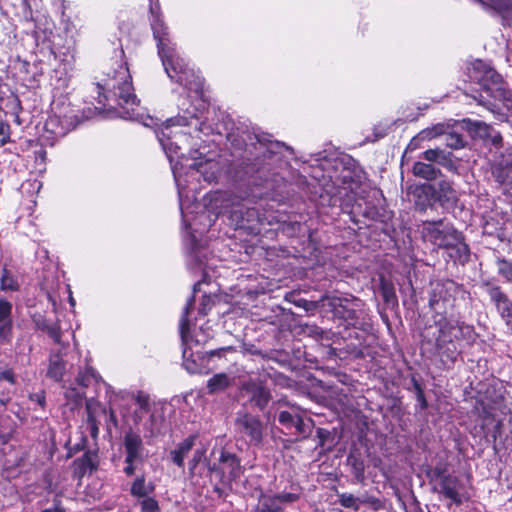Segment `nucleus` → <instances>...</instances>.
<instances>
[{
    "mask_svg": "<svg viewBox=\"0 0 512 512\" xmlns=\"http://www.w3.org/2000/svg\"><path fill=\"white\" fill-rule=\"evenodd\" d=\"M0 282V289L2 291H18L20 288L16 278L6 267L2 270Z\"/></svg>",
    "mask_w": 512,
    "mask_h": 512,
    "instance_id": "nucleus-32",
    "label": "nucleus"
},
{
    "mask_svg": "<svg viewBox=\"0 0 512 512\" xmlns=\"http://www.w3.org/2000/svg\"><path fill=\"white\" fill-rule=\"evenodd\" d=\"M455 239V241L451 242V246H447L446 249L449 250V256L451 258L464 264L469 260L470 257L469 246L465 243L464 236L461 232L457 234Z\"/></svg>",
    "mask_w": 512,
    "mask_h": 512,
    "instance_id": "nucleus-20",
    "label": "nucleus"
},
{
    "mask_svg": "<svg viewBox=\"0 0 512 512\" xmlns=\"http://www.w3.org/2000/svg\"><path fill=\"white\" fill-rule=\"evenodd\" d=\"M210 206L217 215H226L235 228H243L257 217L255 208L246 206L240 196L226 191L213 193Z\"/></svg>",
    "mask_w": 512,
    "mask_h": 512,
    "instance_id": "nucleus-5",
    "label": "nucleus"
},
{
    "mask_svg": "<svg viewBox=\"0 0 512 512\" xmlns=\"http://www.w3.org/2000/svg\"><path fill=\"white\" fill-rule=\"evenodd\" d=\"M141 512H159L158 502L153 498H145L141 502Z\"/></svg>",
    "mask_w": 512,
    "mask_h": 512,
    "instance_id": "nucleus-51",
    "label": "nucleus"
},
{
    "mask_svg": "<svg viewBox=\"0 0 512 512\" xmlns=\"http://www.w3.org/2000/svg\"><path fill=\"white\" fill-rule=\"evenodd\" d=\"M153 487H148L145 482V477L140 476L137 477L131 486V495L134 497H146L150 492H152Z\"/></svg>",
    "mask_w": 512,
    "mask_h": 512,
    "instance_id": "nucleus-34",
    "label": "nucleus"
},
{
    "mask_svg": "<svg viewBox=\"0 0 512 512\" xmlns=\"http://www.w3.org/2000/svg\"><path fill=\"white\" fill-rule=\"evenodd\" d=\"M127 465L126 467L124 468V473L127 475V476H132L135 472V466L134 464L136 462H125Z\"/></svg>",
    "mask_w": 512,
    "mask_h": 512,
    "instance_id": "nucleus-63",
    "label": "nucleus"
},
{
    "mask_svg": "<svg viewBox=\"0 0 512 512\" xmlns=\"http://www.w3.org/2000/svg\"><path fill=\"white\" fill-rule=\"evenodd\" d=\"M163 148L165 150H169V151H174L175 153L177 152V149H180V147L178 146V143H173L170 141V136H167L165 135V133L162 131V136L160 135H157Z\"/></svg>",
    "mask_w": 512,
    "mask_h": 512,
    "instance_id": "nucleus-53",
    "label": "nucleus"
},
{
    "mask_svg": "<svg viewBox=\"0 0 512 512\" xmlns=\"http://www.w3.org/2000/svg\"><path fill=\"white\" fill-rule=\"evenodd\" d=\"M235 425L240 433L249 437L251 444L259 445L262 442L264 426L257 416L249 413L239 415Z\"/></svg>",
    "mask_w": 512,
    "mask_h": 512,
    "instance_id": "nucleus-13",
    "label": "nucleus"
},
{
    "mask_svg": "<svg viewBox=\"0 0 512 512\" xmlns=\"http://www.w3.org/2000/svg\"><path fill=\"white\" fill-rule=\"evenodd\" d=\"M203 457H204L203 450L198 449L194 452L193 457L189 462V471L191 474H194L195 468L197 467V465L199 464V462L202 460Z\"/></svg>",
    "mask_w": 512,
    "mask_h": 512,
    "instance_id": "nucleus-55",
    "label": "nucleus"
},
{
    "mask_svg": "<svg viewBox=\"0 0 512 512\" xmlns=\"http://www.w3.org/2000/svg\"><path fill=\"white\" fill-rule=\"evenodd\" d=\"M208 471L222 484H230L237 480L243 473L239 458L230 452L221 450L219 463L208 464Z\"/></svg>",
    "mask_w": 512,
    "mask_h": 512,
    "instance_id": "nucleus-8",
    "label": "nucleus"
},
{
    "mask_svg": "<svg viewBox=\"0 0 512 512\" xmlns=\"http://www.w3.org/2000/svg\"><path fill=\"white\" fill-rule=\"evenodd\" d=\"M243 389L249 395V401L261 411L272 399L270 390L261 381H249L244 384Z\"/></svg>",
    "mask_w": 512,
    "mask_h": 512,
    "instance_id": "nucleus-15",
    "label": "nucleus"
},
{
    "mask_svg": "<svg viewBox=\"0 0 512 512\" xmlns=\"http://www.w3.org/2000/svg\"><path fill=\"white\" fill-rule=\"evenodd\" d=\"M151 28L153 36L157 41L158 55L167 76L174 82L180 84L189 92L200 95L203 90V79L188 66L186 60L179 54L175 44L172 42L168 28L161 19L160 6L150 0Z\"/></svg>",
    "mask_w": 512,
    "mask_h": 512,
    "instance_id": "nucleus-1",
    "label": "nucleus"
},
{
    "mask_svg": "<svg viewBox=\"0 0 512 512\" xmlns=\"http://www.w3.org/2000/svg\"><path fill=\"white\" fill-rule=\"evenodd\" d=\"M329 432L323 428L317 429V437L319 438V445L323 446L326 438L328 437Z\"/></svg>",
    "mask_w": 512,
    "mask_h": 512,
    "instance_id": "nucleus-61",
    "label": "nucleus"
},
{
    "mask_svg": "<svg viewBox=\"0 0 512 512\" xmlns=\"http://www.w3.org/2000/svg\"><path fill=\"white\" fill-rule=\"evenodd\" d=\"M98 380V376L96 372L91 368H86L85 371L79 372L76 378V382L82 388H86L91 384L92 380Z\"/></svg>",
    "mask_w": 512,
    "mask_h": 512,
    "instance_id": "nucleus-40",
    "label": "nucleus"
},
{
    "mask_svg": "<svg viewBox=\"0 0 512 512\" xmlns=\"http://www.w3.org/2000/svg\"><path fill=\"white\" fill-rule=\"evenodd\" d=\"M423 159L430 163H437L449 171H455L456 165L453 161V154L439 147L427 149L422 153Z\"/></svg>",
    "mask_w": 512,
    "mask_h": 512,
    "instance_id": "nucleus-18",
    "label": "nucleus"
},
{
    "mask_svg": "<svg viewBox=\"0 0 512 512\" xmlns=\"http://www.w3.org/2000/svg\"><path fill=\"white\" fill-rule=\"evenodd\" d=\"M66 373V362L60 351H52L48 359L46 377L55 382H60Z\"/></svg>",
    "mask_w": 512,
    "mask_h": 512,
    "instance_id": "nucleus-19",
    "label": "nucleus"
},
{
    "mask_svg": "<svg viewBox=\"0 0 512 512\" xmlns=\"http://www.w3.org/2000/svg\"><path fill=\"white\" fill-rule=\"evenodd\" d=\"M327 296L328 295H323L317 301H309V300L301 298V299L295 300L293 303L296 306L303 308L307 312H313V311L317 310L320 307L326 306V302H327V298L326 297Z\"/></svg>",
    "mask_w": 512,
    "mask_h": 512,
    "instance_id": "nucleus-35",
    "label": "nucleus"
},
{
    "mask_svg": "<svg viewBox=\"0 0 512 512\" xmlns=\"http://www.w3.org/2000/svg\"><path fill=\"white\" fill-rule=\"evenodd\" d=\"M347 464L351 467V473L355 480L363 483L365 480V463L360 454L351 452L347 457Z\"/></svg>",
    "mask_w": 512,
    "mask_h": 512,
    "instance_id": "nucleus-23",
    "label": "nucleus"
},
{
    "mask_svg": "<svg viewBox=\"0 0 512 512\" xmlns=\"http://www.w3.org/2000/svg\"><path fill=\"white\" fill-rule=\"evenodd\" d=\"M233 352L235 351V348L233 346H226V347H221V348H218V349H214V350H211V351H208L207 352V355L209 357H223L225 355L226 352Z\"/></svg>",
    "mask_w": 512,
    "mask_h": 512,
    "instance_id": "nucleus-59",
    "label": "nucleus"
},
{
    "mask_svg": "<svg viewBox=\"0 0 512 512\" xmlns=\"http://www.w3.org/2000/svg\"><path fill=\"white\" fill-rule=\"evenodd\" d=\"M299 414L290 411H280L278 421L287 429H291Z\"/></svg>",
    "mask_w": 512,
    "mask_h": 512,
    "instance_id": "nucleus-46",
    "label": "nucleus"
},
{
    "mask_svg": "<svg viewBox=\"0 0 512 512\" xmlns=\"http://www.w3.org/2000/svg\"><path fill=\"white\" fill-rule=\"evenodd\" d=\"M192 304H193V298H191L187 302L186 306L184 307L181 319H180L179 328H180V334H181V337H182L183 341H185L186 334H187V332L189 330V318H188V315H189L190 309L192 308Z\"/></svg>",
    "mask_w": 512,
    "mask_h": 512,
    "instance_id": "nucleus-43",
    "label": "nucleus"
},
{
    "mask_svg": "<svg viewBox=\"0 0 512 512\" xmlns=\"http://www.w3.org/2000/svg\"><path fill=\"white\" fill-rule=\"evenodd\" d=\"M379 289L386 304L397 305L395 287L391 281L387 280L385 277H380Z\"/></svg>",
    "mask_w": 512,
    "mask_h": 512,
    "instance_id": "nucleus-27",
    "label": "nucleus"
},
{
    "mask_svg": "<svg viewBox=\"0 0 512 512\" xmlns=\"http://www.w3.org/2000/svg\"><path fill=\"white\" fill-rule=\"evenodd\" d=\"M37 326L46 331L55 343L59 344L61 342V331L58 325L49 324L45 319H42L37 321Z\"/></svg>",
    "mask_w": 512,
    "mask_h": 512,
    "instance_id": "nucleus-36",
    "label": "nucleus"
},
{
    "mask_svg": "<svg viewBox=\"0 0 512 512\" xmlns=\"http://www.w3.org/2000/svg\"><path fill=\"white\" fill-rule=\"evenodd\" d=\"M6 381L11 385L16 384V376L12 368H6L0 371V382Z\"/></svg>",
    "mask_w": 512,
    "mask_h": 512,
    "instance_id": "nucleus-54",
    "label": "nucleus"
},
{
    "mask_svg": "<svg viewBox=\"0 0 512 512\" xmlns=\"http://www.w3.org/2000/svg\"><path fill=\"white\" fill-rule=\"evenodd\" d=\"M422 232L431 243L444 249L451 246V242L456 240L455 237L459 233L452 225L445 223L443 219L424 222Z\"/></svg>",
    "mask_w": 512,
    "mask_h": 512,
    "instance_id": "nucleus-9",
    "label": "nucleus"
},
{
    "mask_svg": "<svg viewBox=\"0 0 512 512\" xmlns=\"http://www.w3.org/2000/svg\"><path fill=\"white\" fill-rule=\"evenodd\" d=\"M8 130H0V147L4 146L9 141Z\"/></svg>",
    "mask_w": 512,
    "mask_h": 512,
    "instance_id": "nucleus-62",
    "label": "nucleus"
},
{
    "mask_svg": "<svg viewBox=\"0 0 512 512\" xmlns=\"http://www.w3.org/2000/svg\"><path fill=\"white\" fill-rule=\"evenodd\" d=\"M64 397L68 405H71V409H74L81 405L85 393L76 387H67L64 392Z\"/></svg>",
    "mask_w": 512,
    "mask_h": 512,
    "instance_id": "nucleus-31",
    "label": "nucleus"
},
{
    "mask_svg": "<svg viewBox=\"0 0 512 512\" xmlns=\"http://www.w3.org/2000/svg\"><path fill=\"white\" fill-rule=\"evenodd\" d=\"M414 176L432 181L441 175L440 169L433 166L431 163L415 162L412 168Z\"/></svg>",
    "mask_w": 512,
    "mask_h": 512,
    "instance_id": "nucleus-22",
    "label": "nucleus"
},
{
    "mask_svg": "<svg viewBox=\"0 0 512 512\" xmlns=\"http://www.w3.org/2000/svg\"><path fill=\"white\" fill-rule=\"evenodd\" d=\"M440 136L444 137L446 145L451 149H461L464 148L467 144V141L464 139L463 135L452 130L447 133H441Z\"/></svg>",
    "mask_w": 512,
    "mask_h": 512,
    "instance_id": "nucleus-29",
    "label": "nucleus"
},
{
    "mask_svg": "<svg viewBox=\"0 0 512 512\" xmlns=\"http://www.w3.org/2000/svg\"><path fill=\"white\" fill-rule=\"evenodd\" d=\"M462 490L463 485L461 480L453 475L444 477L441 482L436 483L433 487L434 492L438 493L445 499H449L451 504H455L457 506H460L468 499Z\"/></svg>",
    "mask_w": 512,
    "mask_h": 512,
    "instance_id": "nucleus-11",
    "label": "nucleus"
},
{
    "mask_svg": "<svg viewBox=\"0 0 512 512\" xmlns=\"http://www.w3.org/2000/svg\"><path fill=\"white\" fill-rule=\"evenodd\" d=\"M482 288L488 295L499 318L504 322L507 330L512 335V299L500 285L490 281H484Z\"/></svg>",
    "mask_w": 512,
    "mask_h": 512,
    "instance_id": "nucleus-7",
    "label": "nucleus"
},
{
    "mask_svg": "<svg viewBox=\"0 0 512 512\" xmlns=\"http://www.w3.org/2000/svg\"><path fill=\"white\" fill-rule=\"evenodd\" d=\"M140 124H142L145 128H154L158 127L161 123V120L158 118H154L150 115H141L138 120Z\"/></svg>",
    "mask_w": 512,
    "mask_h": 512,
    "instance_id": "nucleus-52",
    "label": "nucleus"
},
{
    "mask_svg": "<svg viewBox=\"0 0 512 512\" xmlns=\"http://www.w3.org/2000/svg\"><path fill=\"white\" fill-rule=\"evenodd\" d=\"M423 339L433 343L437 355L444 365L454 364L461 353L460 341L471 345L476 341L474 326L440 316L423 331Z\"/></svg>",
    "mask_w": 512,
    "mask_h": 512,
    "instance_id": "nucleus-2",
    "label": "nucleus"
},
{
    "mask_svg": "<svg viewBox=\"0 0 512 512\" xmlns=\"http://www.w3.org/2000/svg\"><path fill=\"white\" fill-rule=\"evenodd\" d=\"M449 474L445 473V468L442 466H436L431 472V481H434L435 484L441 482L444 477H447Z\"/></svg>",
    "mask_w": 512,
    "mask_h": 512,
    "instance_id": "nucleus-57",
    "label": "nucleus"
},
{
    "mask_svg": "<svg viewBox=\"0 0 512 512\" xmlns=\"http://www.w3.org/2000/svg\"><path fill=\"white\" fill-rule=\"evenodd\" d=\"M58 124L61 126H77L82 124V117L78 116L77 111L74 108H70Z\"/></svg>",
    "mask_w": 512,
    "mask_h": 512,
    "instance_id": "nucleus-45",
    "label": "nucleus"
},
{
    "mask_svg": "<svg viewBox=\"0 0 512 512\" xmlns=\"http://www.w3.org/2000/svg\"><path fill=\"white\" fill-rule=\"evenodd\" d=\"M487 413L493 415V412H499L501 414H506L508 408L504 404V397L502 394H497L496 397L492 400L491 404L487 403Z\"/></svg>",
    "mask_w": 512,
    "mask_h": 512,
    "instance_id": "nucleus-44",
    "label": "nucleus"
},
{
    "mask_svg": "<svg viewBox=\"0 0 512 512\" xmlns=\"http://www.w3.org/2000/svg\"><path fill=\"white\" fill-rule=\"evenodd\" d=\"M414 387H415V390H416L417 401L419 402V404L421 406V409H426L427 406H428V403L426 401L424 392H423L420 384L415 381L414 382Z\"/></svg>",
    "mask_w": 512,
    "mask_h": 512,
    "instance_id": "nucleus-58",
    "label": "nucleus"
},
{
    "mask_svg": "<svg viewBox=\"0 0 512 512\" xmlns=\"http://www.w3.org/2000/svg\"><path fill=\"white\" fill-rule=\"evenodd\" d=\"M12 303L4 298H0V341L9 343L12 338Z\"/></svg>",
    "mask_w": 512,
    "mask_h": 512,
    "instance_id": "nucleus-17",
    "label": "nucleus"
},
{
    "mask_svg": "<svg viewBox=\"0 0 512 512\" xmlns=\"http://www.w3.org/2000/svg\"><path fill=\"white\" fill-rule=\"evenodd\" d=\"M445 128H490L485 122L471 119L449 120Z\"/></svg>",
    "mask_w": 512,
    "mask_h": 512,
    "instance_id": "nucleus-30",
    "label": "nucleus"
},
{
    "mask_svg": "<svg viewBox=\"0 0 512 512\" xmlns=\"http://www.w3.org/2000/svg\"><path fill=\"white\" fill-rule=\"evenodd\" d=\"M481 3L488 5L496 10H507L511 6L510 0H479Z\"/></svg>",
    "mask_w": 512,
    "mask_h": 512,
    "instance_id": "nucleus-50",
    "label": "nucleus"
},
{
    "mask_svg": "<svg viewBox=\"0 0 512 512\" xmlns=\"http://www.w3.org/2000/svg\"><path fill=\"white\" fill-rule=\"evenodd\" d=\"M29 399L37 403L42 409L46 406V395L43 390L30 394Z\"/></svg>",
    "mask_w": 512,
    "mask_h": 512,
    "instance_id": "nucleus-56",
    "label": "nucleus"
},
{
    "mask_svg": "<svg viewBox=\"0 0 512 512\" xmlns=\"http://www.w3.org/2000/svg\"><path fill=\"white\" fill-rule=\"evenodd\" d=\"M281 148L289 149V147L283 143L282 144L279 142H277L275 144L271 143L270 145L267 146L264 143H262L261 141H259V147L257 149L259 150V153H261L264 158H270L273 155L277 154L279 149H281Z\"/></svg>",
    "mask_w": 512,
    "mask_h": 512,
    "instance_id": "nucleus-41",
    "label": "nucleus"
},
{
    "mask_svg": "<svg viewBox=\"0 0 512 512\" xmlns=\"http://www.w3.org/2000/svg\"><path fill=\"white\" fill-rule=\"evenodd\" d=\"M469 78L479 85V96L473 95L478 104L500 117H505L506 112L512 113V94L507 90L501 76L482 60L472 63L469 70Z\"/></svg>",
    "mask_w": 512,
    "mask_h": 512,
    "instance_id": "nucleus-3",
    "label": "nucleus"
},
{
    "mask_svg": "<svg viewBox=\"0 0 512 512\" xmlns=\"http://www.w3.org/2000/svg\"><path fill=\"white\" fill-rule=\"evenodd\" d=\"M300 498L299 493L280 492L275 494H264L259 496L257 512H285L283 506L294 503Z\"/></svg>",
    "mask_w": 512,
    "mask_h": 512,
    "instance_id": "nucleus-10",
    "label": "nucleus"
},
{
    "mask_svg": "<svg viewBox=\"0 0 512 512\" xmlns=\"http://www.w3.org/2000/svg\"><path fill=\"white\" fill-rule=\"evenodd\" d=\"M304 331L308 336L313 337L317 340L324 338L328 339V337L326 336L327 332H325L322 328H320L317 325H307Z\"/></svg>",
    "mask_w": 512,
    "mask_h": 512,
    "instance_id": "nucleus-49",
    "label": "nucleus"
},
{
    "mask_svg": "<svg viewBox=\"0 0 512 512\" xmlns=\"http://www.w3.org/2000/svg\"><path fill=\"white\" fill-rule=\"evenodd\" d=\"M134 400L139 405L141 411L148 412L150 410V398L144 392L138 391L134 396Z\"/></svg>",
    "mask_w": 512,
    "mask_h": 512,
    "instance_id": "nucleus-48",
    "label": "nucleus"
},
{
    "mask_svg": "<svg viewBox=\"0 0 512 512\" xmlns=\"http://www.w3.org/2000/svg\"><path fill=\"white\" fill-rule=\"evenodd\" d=\"M74 464L79 465L82 471H85L88 466L91 465V459L87 455L83 456L81 459H77L74 461Z\"/></svg>",
    "mask_w": 512,
    "mask_h": 512,
    "instance_id": "nucleus-60",
    "label": "nucleus"
},
{
    "mask_svg": "<svg viewBox=\"0 0 512 512\" xmlns=\"http://www.w3.org/2000/svg\"><path fill=\"white\" fill-rule=\"evenodd\" d=\"M86 410H87V425L90 430L91 437L96 439L99 434L98 422L92 412V401L89 400L86 402Z\"/></svg>",
    "mask_w": 512,
    "mask_h": 512,
    "instance_id": "nucleus-39",
    "label": "nucleus"
},
{
    "mask_svg": "<svg viewBox=\"0 0 512 512\" xmlns=\"http://www.w3.org/2000/svg\"><path fill=\"white\" fill-rule=\"evenodd\" d=\"M326 306L333 313L334 317L342 321L347 326L355 327L359 320V311L362 307L361 300L351 296L336 297L327 296Z\"/></svg>",
    "mask_w": 512,
    "mask_h": 512,
    "instance_id": "nucleus-6",
    "label": "nucleus"
},
{
    "mask_svg": "<svg viewBox=\"0 0 512 512\" xmlns=\"http://www.w3.org/2000/svg\"><path fill=\"white\" fill-rule=\"evenodd\" d=\"M98 103L96 107L99 113H106L107 117L131 118L129 112L123 115L117 110V106L136 105L137 98L133 93L131 76L126 64H121L114 72L111 78H108L104 84H97Z\"/></svg>",
    "mask_w": 512,
    "mask_h": 512,
    "instance_id": "nucleus-4",
    "label": "nucleus"
},
{
    "mask_svg": "<svg viewBox=\"0 0 512 512\" xmlns=\"http://www.w3.org/2000/svg\"><path fill=\"white\" fill-rule=\"evenodd\" d=\"M125 462H142L144 445L138 433L129 430L124 436Z\"/></svg>",
    "mask_w": 512,
    "mask_h": 512,
    "instance_id": "nucleus-16",
    "label": "nucleus"
},
{
    "mask_svg": "<svg viewBox=\"0 0 512 512\" xmlns=\"http://www.w3.org/2000/svg\"><path fill=\"white\" fill-rule=\"evenodd\" d=\"M292 428H295L299 439H306L312 432L313 421L311 419L304 420L299 415Z\"/></svg>",
    "mask_w": 512,
    "mask_h": 512,
    "instance_id": "nucleus-33",
    "label": "nucleus"
},
{
    "mask_svg": "<svg viewBox=\"0 0 512 512\" xmlns=\"http://www.w3.org/2000/svg\"><path fill=\"white\" fill-rule=\"evenodd\" d=\"M179 112L175 117L166 119L165 128L174 126L197 127L200 124L198 110L187 97H182L178 102Z\"/></svg>",
    "mask_w": 512,
    "mask_h": 512,
    "instance_id": "nucleus-12",
    "label": "nucleus"
},
{
    "mask_svg": "<svg viewBox=\"0 0 512 512\" xmlns=\"http://www.w3.org/2000/svg\"><path fill=\"white\" fill-rule=\"evenodd\" d=\"M195 438L196 437L194 435L189 436L179 444L176 450H173L171 452L172 461L178 467L184 466V458L187 456V454L191 451L192 447L194 446Z\"/></svg>",
    "mask_w": 512,
    "mask_h": 512,
    "instance_id": "nucleus-24",
    "label": "nucleus"
},
{
    "mask_svg": "<svg viewBox=\"0 0 512 512\" xmlns=\"http://www.w3.org/2000/svg\"><path fill=\"white\" fill-rule=\"evenodd\" d=\"M496 265L498 274L512 283V263L505 258H497Z\"/></svg>",
    "mask_w": 512,
    "mask_h": 512,
    "instance_id": "nucleus-38",
    "label": "nucleus"
},
{
    "mask_svg": "<svg viewBox=\"0 0 512 512\" xmlns=\"http://www.w3.org/2000/svg\"><path fill=\"white\" fill-rule=\"evenodd\" d=\"M233 381V377L227 373H217L207 381V392L211 395L223 392L232 386Z\"/></svg>",
    "mask_w": 512,
    "mask_h": 512,
    "instance_id": "nucleus-21",
    "label": "nucleus"
},
{
    "mask_svg": "<svg viewBox=\"0 0 512 512\" xmlns=\"http://www.w3.org/2000/svg\"><path fill=\"white\" fill-rule=\"evenodd\" d=\"M491 173L495 181L512 194V154H503L494 160L491 163Z\"/></svg>",
    "mask_w": 512,
    "mask_h": 512,
    "instance_id": "nucleus-14",
    "label": "nucleus"
},
{
    "mask_svg": "<svg viewBox=\"0 0 512 512\" xmlns=\"http://www.w3.org/2000/svg\"><path fill=\"white\" fill-rule=\"evenodd\" d=\"M474 137H479L484 144L489 147L500 148L502 146V136L498 130H473Z\"/></svg>",
    "mask_w": 512,
    "mask_h": 512,
    "instance_id": "nucleus-25",
    "label": "nucleus"
},
{
    "mask_svg": "<svg viewBox=\"0 0 512 512\" xmlns=\"http://www.w3.org/2000/svg\"><path fill=\"white\" fill-rule=\"evenodd\" d=\"M144 429L146 432L145 437H154L159 433L158 419L155 414L150 415L148 422L144 425Z\"/></svg>",
    "mask_w": 512,
    "mask_h": 512,
    "instance_id": "nucleus-47",
    "label": "nucleus"
},
{
    "mask_svg": "<svg viewBox=\"0 0 512 512\" xmlns=\"http://www.w3.org/2000/svg\"><path fill=\"white\" fill-rule=\"evenodd\" d=\"M434 194L440 201H450L455 198V190L447 180H441L432 186Z\"/></svg>",
    "mask_w": 512,
    "mask_h": 512,
    "instance_id": "nucleus-26",
    "label": "nucleus"
},
{
    "mask_svg": "<svg viewBox=\"0 0 512 512\" xmlns=\"http://www.w3.org/2000/svg\"><path fill=\"white\" fill-rule=\"evenodd\" d=\"M108 414H109L108 415L109 421L112 422L113 425L116 427L117 426V418H116L115 412L112 409H109Z\"/></svg>",
    "mask_w": 512,
    "mask_h": 512,
    "instance_id": "nucleus-64",
    "label": "nucleus"
},
{
    "mask_svg": "<svg viewBox=\"0 0 512 512\" xmlns=\"http://www.w3.org/2000/svg\"><path fill=\"white\" fill-rule=\"evenodd\" d=\"M201 359L199 355H194L192 352L189 353L187 349L183 351V367L190 374L202 373V365L198 362Z\"/></svg>",
    "mask_w": 512,
    "mask_h": 512,
    "instance_id": "nucleus-28",
    "label": "nucleus"
},
{
    "mask_svg": "<svg viewBox=\"0 0 512 512\" xmlns=\"http://www.w3.org/2000/svg\"><path fill=\"white\" fill-rule=\"evenodd\" d=\"M338 496L339 504L344 508H349L354 511L359 510L358 497L350 493H340Z\"/></svg>",
    "mask_w": 512,
    "mask_h": 512,
    "instance_id": "nucleus-42",
    "label": "nucleus"
},
{
    "mask_svg": "<svg viewBox=\"0 0 512 512\" xmlns=\"http://www.w3.org/2000/svg\"><path fill=\"white\" fill-rule=\"evenodd\" d=\"M358 505H367L372 510L378 511L384 508L383 501L375 496L364 493L358 497Z\"/></svg>",
    "mask_w": 512,
    "mask_h": 512,
    "instance_id": "nucleus-37",
    "label": "nucleus"
}]
</instances>
